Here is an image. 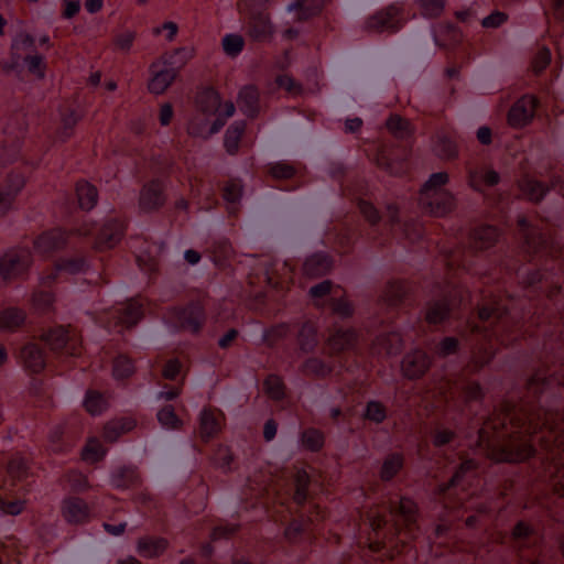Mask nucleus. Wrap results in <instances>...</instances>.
<instances>
[{"label":"nucleus","mask_w":564,"mask_h":564,"mask_svg":"<svg viewBox=\"0 0 564 564\" xmlns=\"http://www.w3.org/2000/svg\"><path fill=\"white\" fill-rule=\"evenodd\" d=\"M564 416L542 408H521L519 411L494 413L479 430V445L487 448L488 457L498 463H521L535 453L539 444L557 468L563 466Z\"/></svg>","instance_id":"f257e3e1"},{"label":"nucleus","mask_w":564,"mask_h":564,"mask_svg":"<svg viewBox=\"0 0 564 564\" xmlns=\"http://www.w3.org/2000/svg\"><path fill=\"white\" fill-rule=\"evenodd\" d=\"M477 317L478 323L468 322L471 355L466 369L469 372H477L491 361L496 352L494 340L509 346L518 337V326L499 296L482 299L477 305Z\"/></svg>","instance_id":"f03ea898"},{"label":"nucleus","mask_w":564,"mask_h":564,"mask_svg":"<svg viewBox=\"0 0 564 564\" xmlns=\"http://www.w3.org/2000/svg\"><path fill=\"white\" fill-rule=\"evenodd\" d=\"M41 339L54 352L77 357L82 355V336L76 327L68 324L58 325L47 329L42 334Z\"/></svg>","instance_id":"7ed1b4c3"},{"label":"nucleus","mask_w":564,"mask_h":564,"mask_svg":"<svg viewBox=\"0 0 564 564\" xmlns=\"http://www.w3.org/2000/svg\"><path fill=\"white\" fill-rule=\"evenodd\" d=\"M183 51V48H180L174 54H164L151 63L149 67L151 77L148 82V90L151 94L162 95L173 84L178 75V68L173 66L172 58Z\"/></svg>","instance_id":"20e7f679"},{"label":"nucleus","mask_w":564,"mask_h":564,"mask_svg":"<svg viewBox=\"0 0 564 564\" xmlns=\"http://www.w3.org/2000/svg\"><path fill=\"white\" fill-rule=\"evenodd\" d=\"M402 28V10L397 4H390L365 21V30L371 33H395Z\"/></svg>","instance_id":"39448f33"},{"label":"nucleus","mask_w":564,"mask_h":564,"mask_svg":"<svg viewBox=\"0 0 564 564\" xmlns=\"http://www.w3.org/2000/svg\"><path fill=\"white\" fill-rule=\"evenodd\" d=\"M32 264L31 251L26 248H13L0 258V275L3 280L17 279Z\"/></svg>","instance_id":"423d86ee"},{"label":"nucleus","mask_w":564,"mask_h":564,"mask_svg":"<svg viewBox=\"0 0 564 564\" xmlns=\"http://www.w3.org/2000/svg\"><path fill=\"white\" fill-rule=\"evenodd\" d=\"M127 227L128 220L124 217L106 220L97 232L94 248L99 251L115 248L124 237Z\"/></svg>","instance_id":"0eeeda50"},{"label":"nucleus","mask_w":564,"mask_h":564,"mask_svg":"<svg viewBox=\"0 0 564 564\" xmlns=\"http://www.w3.org/2000/svg\"><path fill=\"white\" fill-rule=\"evenodd\" d=\"M175 324L194 334L198 333L205 323V311L199 303H191L185 307H174L169 312Z\"/></svg>","instance_id":"6e6552de"},{"label":"nucleus","mask_w":564,"mask_h":564,"mask_svg":"<svg viewBox=\"0 0 564 564\" xmlns=\"http://www.w3.org/2000/svg\"><path fill=\"white\" fill-rule=\"evenodd\" d=\"M61 514L72 525H83L91 521L94 512L86 500L78 496L65 497L61 502Z\"/></svg>","instance_id":"1a4fd4ad"},{"label":"nucleus","mask_w":564,"mask_h":564,"mask_svg":"<svg viewBox=\"0 0 564 564\" xmlns=\"http://www.w3.org/2000/svg\"><path fill=\"white\" fill-rule=\"evenodd\" d=\"M25 185L22 173L7 172L0 180V217L4 216L13 206L15 198Z\"/></svg>","instance_id":"9d476101"},{"label":"nucleus","mask_w":564,"mask_h":564,"mask_svg":"<svg viewBox=\"0 0 564 564\" xmlns=\"http://www.w3.org/2000/svg\"><path fill=\"white\" fill-rule=\"evenodd\" d=\"M225 414L217 408L205 406L198 416V433L204 443L215 438L223 429Z\"/></svg>","instance_id":"9b49d317"},{"label":"nucleus","mask_w":564,"mask_h":564,"mask_svg":"<svg viewBox=\"0 0 564 564\" xmlns=\"http://www.w3.org/2000/svg\"><path fill=\"white\" fill-rule=\"evenodd\" d=\"M538 99L534 96H522L509 109L507 120L512 128L525 127L534 117Z\"/></svg>","instance_id":"f8f14e48"},{"label":"nucleus","mask_w":564,"mask_h":564,"mask_svg":"<svg viewBox=\"0 0 564 564\" xmlns=\"http://www.w3.org/2000/svg\"><path fill=\"white\" fill-rule=\"evenodd\" d=\"M419 203L429 214L443 217L454 209L455 197L448 191H438L434 194H420Z\"/></svg>","instance_id":"ddd939ff"},{"label":"nucleus","mask_w":564,"mask_h":564,"mask_svg":"<svg viewBox=\"0 0 564 564\" xmlns=\"http://www.w3.org/2000/svg\"><path fill=\"white\" fill-rule=\"evenodd\" d=\"M72 231L62 228H53L39 235L33 241V247L41 254H51L55 251L64 249Z\"/></svg>","instance_id":"4468645a"},{"label":"nucleus","mask_w":564,"mask_h":564,"mask_svg":"<svg viewBox=\"0 0 564 564\" xmlns=\"http://www.w3.org/2000/svg\"><path fill=\"white\" fill-rule=\"evenodd\" d=\"M431 357L422 349L408 352L401 362L402 375L409 380L422 378L431 367Z\"/></svg>","instance_id":"2eb2a0df"},{"label":"nucleus","mask_w":564,"mask_h":564,"mask_svg":"<svg viewBox=\"0 0 564 564\" xmlns=\"http://www.w3.org/2000/svg\"><path fill=\"white\" fill-rule=\"evenodd\" d=\"M275 28L268 12L251 13L246 23V34L254 42L271 41Z\"/></svg>","instance_id":"dca6fc26"},{"label":"nucleus","mask_w":564,"mask_h":564,"mask_svg":"<svg viewBox=\"0 0 564 564\" xmlns=\"http://www.w3.org/2000/svg\"><path fill=\"white\" fill-rule=\"evenodd\" d=\"M165 203L163 185L159 180H152L140 192L139 205L145 212H153Z\"/></svg>","instance_id":"f3484780"},{"label":"nucleus","mask_w":564,"mask_h":564,"mask_svg":"<svg viewBox=\"0 0 564 564\" xmlns=\"http://www.w3.org/2000/svg\"><path fill=\"white\" fill-rule=\"evenodd\" d=\"M391 513L395 518L397 530L400 532L401 525L408 531H412L416 524L417 505L410 498L402 497L399 506L392 509Z\"/></svg>","instance_id":"a211bd4d"},{"label":"nucleus","mask_w":564,"mask_h":564,"mask_svg":"<svg viewBox=\"0 0 564 564\" xmlns=\"http://www.w3.org/2000/svg\"><path fill=\"white\" fill-rule=\"evenodd\" d=\"M240 111L248 118L254 119L260 113V91L256 85L241 87L237 96Z\"/></svg>","instance_id":"6ab92c4d"},{"label":"nucleus","mask_w":564,"mask_h":564,"mask_svg":"<svg viewBox=\"0 0 564 564\" xmlns=\"http://www.w3.org/2000/svg\"><path fill=\"white\" fill-rule=\"evenodd\" d=\"M116 325L131 328L143 317L142 304L135 300H129L115 310Z\"/></svg>","instance_id":"aec40b11"},{"label":"nucleus","mask_w":564,"mask_h":564,"mask_svg":"<svg viewBox=\"0 0 564 564\" xmlns=\"http://www.w3.org/2000/svg\"><path fill=\"white\" fill-rule=\"evenodd\" d=\"M517 223L523 232L527 252L535 254L546 248V237L542 235L536 228L530 227L524 216L518 217Z\"/></svg>","instance_id":"412c9836"},{"label":"nucleus","mask_w":564,"mask_h":564,"mask_svg":"<svg viewBox=\"0 0 564 564\" xmlns=\"http://www.w3.org/2000/svg\"><path fill=\"white\" fill-rule=\"evenodd\" d=\"M479 464L473 458L464 459L452 478L446 482L438 486V494L443 495L451 488L460 486L465 479L474 478L477 476Z\"/></svg>","instance_id":"4be33fe9"},{"label":"nucleus","mask_w":564,"mask_h":564,"mask_svg":"<svg viewBox=\"0 0 564 564\" xmlns=\"http://www.w3.org/2000/svg\"><path fill=\"white\" fill-rule=\"evenodd\" d=\"M137 421L132 416H121L108 421L102 429V437L106 442L115 443L123 434L134 430Z\"/></svg>","instance_id":"5701e85b"},{"label":"nucleus","mask_w":564,"mask_h":564,"mask_svg":"<svg viewBox=\"0 0 564 564\" xmlns=\"http://www.w3.org/2000/svg\"><path fill=\"white\" fill-rule=\"evenodd\" d=\"M499 231L495 226L484 225L475 228L469 235V246L475 250H487L498 241Z\"/></svg>","instance_id":"b1692460"},{"label":"nucleus","mask_w":564,"mask_h":564,"mask_svg":"<svg viewBox=\"0 0 564 564\" xmlns=\"http://www.w3.org/2000/svg\"><path fill=\"white\" fill-rule=\"evenodd\" d=\"M24 368L31 373H40L44 370L46 361L43 349L37 344L25 345L20 352Z\"/></svg>","instance_id":"393cba45"},{"label":"nucleus","mask_w":564,"mask_h":564,"mask_svg":"<svg viewBox=\"0 0 564 564\" xmlns=\"http://www.w3.org/2000/svg\"><path fill=\"white\" fill-rule=\"evenodd\" d=\"M142 482L140 474L135 467L122 466L116 469L110 477V484L113 488L126 490L139 487Z\"/></svg>","instance_id":"a878e982"},{"label":"nucleus","mask_w":564,"mask_h":564,"mask_svg":"<svg viewBox=\"0 0 564 564\" xmlns=\"http://www.w3.org/2000/svg\"><path fill=\"white\" fill-rule=\"evenodd\" d=\"M332 269V258L325 253H314L303 263V274L311 279L326 275Z\"/></svg>","instance_id":"bb28decb"},{"label":"nucleus","mask_w":564,"mask_h":564,"mask_svg":"<svg viewBox=\"0 0 564 564\" xmlns=\"http://www.w3.org/2000/svg\"><path fill=\"white\" fill-rule=\"evenodd\" d=\"M357 343V333L354 329H337L326 341L329 355H336L351 349Z\"/></svg>","instance_id":"cd10ccee"},{"label":"nucleus","mask_w":564,"mask_h":564,"mask_svg":"<svg viewBox=\"0 0 564 564\" xmlns=\"http://www.w3.org/2000/svg\"><path fill=\"white\" fill-rule=\"evenodd\" d=\"M517 186L521 195L533 203L541 202L549 191V187L544 183L528 175L518 180Z\"/></svg>","instance_id":"c85d7f7f"},{"label":"nucleus","mask_w":564,"mask_h":564,"mask_svg":"<svg viewBox=\"0 0 564 564\" xmlns=\"http://www.w3.org/2000/svg\"><path fill=\"white\" fill-rule=\"evenodd\" d=\"M75 192L80 209L90 212L98 203L97 187L86 180H79L75 185Z\"/></svg>","instance_id":"c756f323"},{"label":"nucleus","mask_w":564,"mask_h":564,"mask_svg":"<svg viewBox=\"0 0 564 564\" xmlns=\"http://www.w3.org/2000/svg\"><path fill=\"white\" fill-rule=\"evenodd\" d=\"M169 546L165 538L143 536L138 540V553L145 558L158 557L163 554Z\"/></svg>","instance_id":"7c9ffc66"},{"label":"nucleus","mask_w":564,"mask_h":564,"mask_svg":"<svg viewBox=\"0 0 564 564\" xmlns=\"http://www.w3.org/2000/svg\"><path fill=\"white\" fill-rule=\"evenodd\" d=\"M433 151L442 160H454L458 155V148L455 138L444 132L436 134Z\"/></svg>","instance_id":"2f4dec72"},{"label":"nucleus","mask_w":564,"mask_h":564,"mask_svg":"<svg viewBox=\"0 0 564 564\" xmlns=\"http://www.w3.org/2000/svg\"><path fill=\"white\" fill-rule=\"evenodd\" d=\"M246 129L247 123L245 120H237L228 127L224 135V147L228 154L236 155L238 153Z\"/></svg>","instance_id":"473e14b6"},{"label":"nucleus","mask_w":564,"mask_h":564,"mask_svg":"<svg viewBox=\"0 0 564 564\" xmlns=\"http://www.w3.org/2000/svg\"><path fill=\"white\" fill-rule=\"evenodd\" d=\"M220 104L221 98L219 93L212 87L204 88L196 96L197 109L207 116L215 115L218 111Z\"/></svg>","instance_id":"72a5a7b5"},{"label":"nucleus","mask_w":564,"mask_h":564,"mask_svg":"<svg viewBox=\"0 0 564 564\" xmlns=\"http://www.w3.org/2000/svg\"><path fill=\"white\" fill-rule=\"evenodd\" d=\"M387 130L399 140H405L413 135L414 127L411 121L398 113H391L386 120Z\"/></svg>","instance_id":"f704fd0d"},{"label":"nucleus","mask_w":564,"mask_h":564,"mask_svg":"<svg viewBox=\"0 0 564 564\" xmlns=\"http://www.w3.org/2000/svg\"><path fill=\"white\" fill-rule=\"evenodd\" d=\"M297 345L302 352L314 351L318 345L317 327L312 322H305L297 334Z\"/></svg>","instance_id":"c9c22d12"},{"label":"nucleus","mask_w":564,"mask_h":564,"mask_svg":"<svg viewBox=\"0 0 564 564\" xmlns=\"http://www.w3.org/2000/svg\"><path fill=\"white\" fill-rule=\"evenodd\" d=\"M334 370L333 365L326 364L317 357L307 358L301 366V372L314 379H324Z\"/></svg>","instance_id":"e433bc0d"},{"label":"nucleus","mask_w":564,"mask_h":564,"mask_svg":"<svg viewBox=\"0 0 564 564\" xmlns=\"http://www.w3.org/2000/svg\"><path fill=\"white\" fill-rule=\"evenodd\" d=\"M434 37L437 45L448 47L462 41V32L453 24H440L434 31Z\"/></svg>","instance_id":"4c0bfd02"},{"label":"nucleus","mask_w":564,"mask_h":564,"mask_svg":"<svg viewBox=\"0 0 564 564\" xmlns=\"http://www.w3.org/2000/svg\"><path fill=\"white\" fill-rule=\"evenodd\" d=\"M26 318L22 308L9 307L0 312V330L14 332L20 328Z\"/></svg>","instance_id":"58836bf2"},{"label":"nucleus","mask_w":564,"mask_h":564,"mask_svg":"<svg viewBox=\"0 0 564 564\" xmlns=\"http://www.w3.org/2000/svg\"><path fill=\"white\" fill-rule=\"evenodd\" d=\"M411 291V285L405 281H392L386 286L382 300L388 305H398Z\"/></svg>","instance_id":"ea45409f"},{"label":"nucleus","mask_w":564,"mask_h":564,"mask_svg":"<svg viewBox=\"0 0 564 564\" xmlns=\"http://www.w3.org/2000/svg\"><path fill=\"white\" fill-rule=\"evenodd\" d=\"M326 0H296L292 8L297 11V19L300 21H306L311 18L318 15Z\"/></svg>","instance_id":"a19ab883"},{"label":"nucleus","mask_w":564,"mask_h":564,"mask_svg":"<svg viewBox=\"0 0 564 564\" xmlns=\"http://www.w3.org/2000/svg\"><path fill=\"white\" fill-rule=\"evenodd\" d=\"M107 448L102 445L99 438L89 437L82 449L80 457L83 460L96 464L105 458Z\"/></svg>","instance_id":"79ce46f5"},{"label":"nucleus","mask_w":564,"mask_h":564,"mask_svg":"<svg viewBox=\"0 0 564 564\" xmlns=\"http://www.w3.org/2000/svg\"><path fill=\"white\" fill-rule=\"evenodd\" d=\"M7 473L13 481H21L29 475V463L22 453L11 455L7 464Z\"/></svg>","instance_id":"37998d69"},{"label":"nucleus","mask_w":564,"mask_h":564,"mask_svg":"<svg viewBox=\"0 0 564 564\" xmlns=\"http://www.w3.org/2000/svg\"><path fill=\"white\" fill-rule=\"evenodd\" d=\"M268 174L278 181L292 180L296 173V166L289 161H278L267 165Z\"/></svg>","instance_id":"c03bdc74"},{"label":"nucleus","mask_w":564,"mask_h":564,"mask_svg":"<svg viewBox=\"0 0 564 564\" xmlns=\"http://www.w3.org/2000/svg\"><path fill=\"white\" fill-rule=\"evenodd\" d=\"M404 464V457L401 453H393L386 457L383 460L380 477L384 481H389L397 476L402 469Z\"/></svg>","instance_id":"a18cd8bd"},{"label":"nucleus","mask_w":564,"mask_h":564,"mask_svg":"<svg viewBox=\"0 0 564 564\" xmlns=\"http://www.w3.org/2000/svg\"><path fill=\"white\" fill-rule=\"evenodd\" d=\"M310 484L311 477L306 470L300 469L295 473L293 500L296 505L302 506L306 501Z\"/></svg>","instance_id":"49530a36"},{"label":"nucleus","mask_w":564,"mask_h":564,"mask_svg":"<svg viewBox=\"0 0 564 564\" xmlns=\"http://www.w3.org/2000/svg\"><path fill=\"white\" fill-rule=\"evenodd\" d=\"M451 312L448 302L444 300L435 301L429 304L425 319L429 324H440L445 321Z\"/></svg>","instance_id":"de8ad7c7"},{"label":"nucleus","mask_w":564,"mask_h":564,"mask_svg":"<svg viewBox=\"0 0 564 564\" xmlns=\"http://www.w3.org/2000/svg\"><path fill=\"white\" fill-rule=\"evenodd\" d=\"M265 394L273 401H281L285 397V386L278 375H269L263 381Z\"/></svg>","instance_id":"09e8293b"},{"label":"nucleus","mask_w":564,"mask_h":564,"mask_svg":"<svg viewBox=\"0 0 564 564\" xmlns=\"http://www.w3.org/2000/svg\"><path fill=\"white\" fill-rule=\"evenodd\" d=\"M63 478L73 492L80 494L91 488L88 477L77 469L66 471Z\"/></svg>","instance_id":"8fccbe9b"},{"label":"nucleus","mask_w":564,"mask_h":564,"mask_svg":"<svg viewBox=\"0 0 564 564\" xmlns=\"http://www.w3.org/2000/svg\"><path fill=\"white\" fill-rule=\"evenodd\" d=\"M135 371L134 362L126 355H119L112 362V375L117 380L131 377Z\"/></svg>","instance_id":"3c124183"},{"label":"nucleus","mask_w":564,"mask_h":564,"mask_svg":"<svg viewBox=\"0 0 564 564\" xmlns=\"http://www.w3.org/2000/svg\"><path fill=\"white\" fill-rule=\"evenodd\" d=\"M84 408L91 415H99L107 409L104 395L95 390H88L84 399Z\"/></svg>","instance_id":"603ef678"},{"label":"nucleus","mask_w":564,"mask_h":564,"mask_svg":"<svg viewBox=\"0 0 564 564\" xmlns=\"http://www.w3.org/2000/svg\"><path fill=\"white\" fill-rule=\"evenodd\" d=\"M159 423L167 430H181L183 421L175 413L173 405L169 404L159 410L156 414Z\"/></svg>","instance_id":"864d4df0"},{"label":"nucleus","mask_w":564,"mask_h":564,"mask_svg":"<svg viewBox=\"0 0 564 564\" xmlns=\"http://www.w3.org/2000/svg\"><path fill=\"white\" fill-rule=\"evenodd\" d=\"M34 48V39L30 34H20L12 43L11 51H12V65L6 67L4 69L7 72L14 68V66L19 63L21 55L18 54V51L24 50L29 51Z\"/></svg>","instance_id":"5fc2aeb1"},{"label":"nucleus","mask_w":564,"mask_h":564,"mask_svg":"<svg viewBox=\"0 0 564 564\" xmlns=\"http://www.w3.org/2000/svg\"><path fill=\"white\" fill-rule=\"evenodd\" d=\"M303 446L311 452H318L324 445V435L317 429H307L302 433Z\"/></svg>","instance_id":"6e6d98bb"},{"label":"nucleus","mask_w":564,"mask_h":564,"mask_svg":"<svg viewBox=\"0 0 564 564\" xmlns=\"http://www.w3.org/2000/svg\"><path fill=\"white\" fill-rule=\"evenodd\" d=\"M449 181V176L446 172H437L430 175L429 180L423 184L420 189V194H434V192L444 191L445 186Z\"/></svg>","instance_id":"4d7b16f0"},{"label":"nucleus","mask_w":564,"mask_h":564,"mask_svg":"<svg viewBox=\"0 0 564 564\" xmlns=\"http://www.w3.org/2000/svg\"><path fill=\"white\" fill-rule=\"evenodd\" d=\"M56 271L67 272L69 274H77L86 270V261L83 257L59 259L55 263Z\"/></svg>","instance_id":"13d9d810"},{"label":"nucleus","mask_w":564,"mask_h":564,"mask_svg":"<svg viewBox=\"0 0 564 564\" xmlns=\"http://www.w3.org/2000/svg\"><path fill=\"white\" fill-rule=\"evenodd\" d=\"M552 383V379L541 375L540 372L534 373L527 383L528 393L538 397L542 394Z\"/></svg>","instance_id":"bf43d9fd"},{"label":"nucleus","mask_w":564,"mask_h":564,"mask_svg":"<svg viewBox=\"0 0 564 564\" xmlns=\"http://www.w3.org/2000/svg\"><path fill=\"white\" fill-rule=\"evenodd\" d=\"M364 416L366 420L380 424L387 419V408L379 401H369Z\"/></svg>","instance_id":"052dcab7"},{"label":"nucleus","mask_w":564,"mask_h":564,"mask_svg":"<svg viewBox=\"0 0 564 564\" xmlns=\"http://www.w3.org/2000/svg\"><path fill=\"white\" fill-rule=\"evenodd\" d=\"M242 184L238 180H229L223 188V198L227 203H239L242 197Z\"/></svg>","instance_id":"680f3d73"},{"label":"nucleus","mask_w":564,"mask_h":564,"mask_svg":"<svg viewBox=\"0 0 564 564\" xmlns=\"http://www.w3.org/2000/svg\"><path fill=\"white\" fill-rule=\"evenodd\" d=\"M289 334V326L286 324H280L273 326L264 332L263 341L269 347H274L281 339L285 338Z\"/></svg>","instance_id":"e2e57ef3"},{"label":"nucleus","mask_w":564,"mask_h":564,"mask_svg":"<svg viewBox=\"0 0 564 564\" xmlns=\"http://www.w3.org/2000/svg\"><path fill=\"white\" fill-rule=\"evenodd\" d=\"M224 51L230 56H237L245 46L243 37L239 34H226L223 39Z\"/></svg>","instance_id":"0e129e2a"},{"label":"nucleus","mask_w":564,"mask_h":564,"mask_svg":"<svg viewBox=\"0 0 564 564\" xmlns=\"http://www.w3.org/2000/svg\"><path fill=\"white\" fill-rule=\"evenodd\" d=\"M551 63V51L542 46L538 50V52L534 54L531 67L534 74L542 73Z\"/></svg>","instance_id":"69168bd1"},{"label":"nucleus","mask_w":564,"mask_h":564,"mask_svg":"<svg viewBox=\"0 0 564 564\" xmlns=\"http://www.w3.org/2000/svg\"><path fill=\"white\" fill-rule=\"evenodd\" d=\"M444 0H419L421 13L424 17L436 18L444 10Z\"/></svg>","instance_id":"338daca9"},{"label":"nucleus","mask_w":564,"mask_h":564,"mask_svg":"<svg viewBox=\"0 0 564 564\" xmlns=\"http://www.w3.org/2000/svg\"><path fill=\"white\" fill-rule=\"evenodd\" d=\"M275 83L280 88L293 96L301 95L303 91L302 85L288 74L279 75L275 78Z\"/></svg>","instance_id":"774afa93"}]
</instances>
